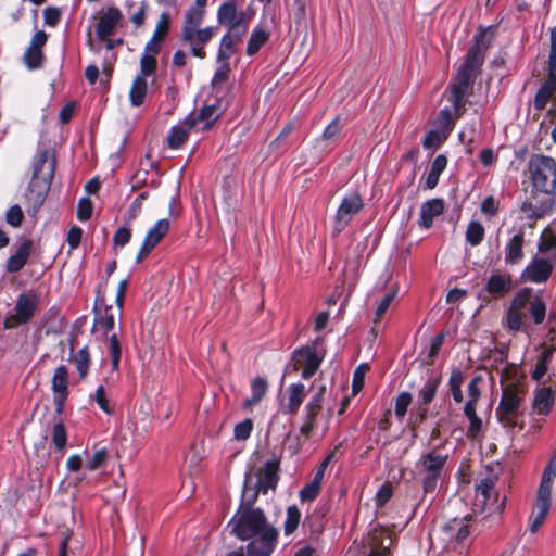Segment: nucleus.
<instances>
[{
    "label": "nucleus",
    "mask_w": 556,
    "mask_h": 556,
    "mask_svg": "<svg viewBox=\"0 0 556 556\" xmlns=\"http://www.w3.org/2000/svg\"><path fill=\"white\" fill-rule=\"evenodd\" d=\"M486 33V30H481L475 36V43L469 49L465 62L458 68L455 80L451 85V96L448 100L453 104L456 117L462 114L460 110L465 105L464 97L473 83L475 72L480 68L484 61V54L489 48V42L485 39Z\"/></svg>",
    "instance_id": "obj_1"
},
{
    "label": "nucleus",
    "mask_w": 556,
    "mask_h": 556,
    "mask_svg": "<svg viewBox=\"0 0 556 556\" xmlns=\"http://www.w3.org/2000/svg\"><path fill=\"white\" fill-rule=\"evenodd\" d=\"M546 313L545 303L532 296V290L525 288L513 299L505 316V325L509 330H526L527 316L530 314L536 325L543 323Z\"/></svg>",
    "instance_id": "obj_2"
},
{
    "label": "nucleus",
    "mask_w": 556,
    "mask_h": 556,
    "mask_svg": "<svg viewBox=\"0 0 556 556\" xmlns=\"http://www.w3.org/2000/svg\"><path fill=\"white\" fill-rule=\"evenodd\" d=\"M510 369L501 372L502 399L496 409V417L504 427H515L519 407L526 393L525 384L519 380H510Z\"/></svg>",
    "instance_id": "obj_3"
},
{
    "label": "nucleus",
    "mask_w": 556,
    "mask_h": 556,
    "mask_svg": "<svg viewBox=\"0 0 556 556\" xmlns=\"http://www.w3.org/2000/svg\"><path fill=\"white\" fill-rule=\"evenodd\" d=\"M228 527L232 534L245 541L258 535L266 528H273L274 526L267 522L266 516L261 508H238Z\"/></svg>",
    "instance_id": "obj_4"
},
{
    "label": "nucleus",
    "mask_w": 556,
    "mask_h": 556,
    "mask_svg": "<svg viewBox=\"0 0 556 556\" xmlns=\"http://www.w3.org/2000/svg\"><path fill=\"white\" fill-rule=\"evenodd\" d=\"M54 173V161L50 160L48 151H43L34 168L31 181L29 184L28 202L36 213L46 200L50 181Z\"/></svg>",
    "instance_id": "obj_5"
},
{
    "label": "nucleus",
    "mask_w": 556,
    "mask_h": 556,
    "mask_svg": "<svg viewBox=\"0 0 556 556\" xmlns=\"http://www.w3.org/2000/svg\"><path fill=\"white\" fill-rule=\"evenodd\" d=\"M556 477V456H553L547 466L544 469L542 480L538 490L536 497V508L538 515L531 522L530 531L532 533L536 532L538 529L543 525L549 507H551V494H552V484Z\"/></svg>",
    "instance_id": "obj_6"
},
{
    "label": "nucleus",
    "mask_w": 556,
    "mask_h": 556,
    "mask_svg": "<svg viewBox=\"0 0 556 556\" xmlns=\"http://www.w3.org/2000/svg\"><path fill=\"white\" fill-rule=\"evenodd\" d=\"M529 170L538 191L551 194L556 188V163L544 155H533L529 161Z\"/></svg>",
    "instance_id": "obj_7"
},
{
    "label": "nucleus",
    "mask_w": 556,
    "mask_h": 556,
    "mask_svg": "<svg viewBox=\"0 0 556 556\" xmlns=\"http://www.w3.org/2000/svg\"><path fill=\"white\" fill-rule=\"evenodd\" d=\"M319 339L315 340L312 345L302 346L292 353L290 364L287 366L285 374L301 371L303 379L311 378L319 368L323 357L316 352Z\"/></svg>",
    "instance_id": "obj_8"
},
{
    "label": "nucleus",
    "mask_w": 556,
    "mask_h": 556,
    "mask_svg": "<svg viewBox=\"0 0 556 556\" xmlns=\"http://www.w3.org/2000/svg\"><path fill=\"white\" fill-rule=\"evenodd\" d=\"M447 460V455L435 448L421 457L420 467L424 475L422 488L425 493H432L437 489L438 481Z\"/></svg>",
    "instance_id": "obj_9"
},
{
    "label": "nucleus",
    "mask_w": 556,
    "mask_h": 556,
    "mask_svg": "<svg viewBox=\"0 0 556 556\" xmlns=\"http://www.w3.org/2000/svg\"><path fill=\"white\" fill-rule=\"evenodd\" d=\"M39 305V295L36 292L21 293L14 306V313L4 318L3 326L5 329H13L20 325L29 323Z\"/></svg>",
    "instance_id": "obj_10"
},
{
    "label": "nucleus",
    "mask_w": 556,
    "mask_h": 556,
    "mask_svg": "<svg viewBox=\"0 0 556 556\" xmlns=\"http://www.w3.org/2000/svg\"><path fill=\"white\" fill-rule=\"evenodd\" d=\"M554 206L552 194L532 191L531 194L522 202L520 211L522 218L530 220V227H534L538 219L549 214Z\"/></svg>",
    "instance_id": "obj_11"
},
{
    "label": "nucleus",
    "mask_w": 556,
    "mask_h": 556,
    "mask_svg": "<svg viewBox=\"0 0 556 556\" xmlns=\"http://www.w3.org/2000/svg\"><path fill=\"white\" fill-rule=\"evenodd\" d=\"M215 29L212 26L202 29H181V41L190 47L194 56L204 59L206 56L204 46L213 38Z\"/></svg>",
    "instance_id": "obj_12"
},
{
    "label": "nucleus",
    "mask_w": 556,
    "mask_h": 556,
    "mask_svg": "<svg viewBox=\"0 0 556 556\" xmlns=\"http://www.w3.org/2000/svg\"><path fill=\"white\" fill-rule=\"evenodd\" d=\"M278 530L266 528L265 531L252 538V541L247 545L248 556H270L277 543Z\"/></svg>",
    "instance_id": "obj_13"
},
{
    "label": "nucleus",
    "mask_w": 556,
    "mask_h": 556,
    "mask_svg": "<svg viewBox=\"0 0 556 556\" xmlns=\"http://www.w3.org/2000/svg\"><path fill=\"white\" fill-rule=\"evenodd\" d=\"M364 206V202L359 193L353 192L346 195L336 215V230L341 231Z\"/></svg>",
    "instance_id": "obj_14"
},
{
    "label": "nucleus",
    "mask_w": 556,
    "mask_h": 556,
    "mask_svg": "<svg viewBox=\"0 0 556 556\" xmlns=\"http://www.w3.org/2000/svg\"><path fill=\"white\" fill-rule=\"evenodd\" d=\"M170 227L168 219H160L146 235L142 245L138 252L136 262H142L149 253L157 245V243L165 237Z\"/></svg>",
    "instance_id": "obj_15"
},
{
    "label": "nucleus",
    "mask_w": 556,
    "mask_h": 556,
    "mask_svg": "<svg viewBox=\"0 0 556 556\" xmlns=\"http://www.w3.org/2000/svg\"><path fill=\"white\" fill-rule=\"evenodd\" d=\"M495 480L493 478H485L477 484L476 491V503L477 507L484 509L488 505L495 506L497 513H502L505 507V500L500 504L495 505L497 501V494L494 490Z\"/></svg>",
    "instance_id": "obj_16"
},
{
    "label": "nucleus",
    "mask_w": 556,
    "mask_h": 556,
    "mask_svg": "<svg viewBox=\"0 0 556 556\" xmlns=\"http://www.w3.org/2000/svg\"><path fill=\"white\" fill-rule=\"evenodd\" d=\"M96 309L100 311L101 316L97 319L106 333L113 330L115 320L122 318L123 305L116 303L114 305H108L105 302L104 294L98 293L96 300Z\"/></svg>",
    "instance_id": "obj_17"
},
{
    "label": "nucleus",
    "mask_w": 556,
    "mask_h": 556,
    "mask_svg": "<svg viewBox=\"0 0 556 556\" xmlns=\"http://www.w3.org/2000/svg\"><path fill=\"white\" fill-rule=\"evenodd\" d=\"M217 21L219 25L229 28L240 24L247 25L249 16L244 11H238L233 0H228L218 8Z\"/></svg>",
    "instance_id": "obj_18"
},
{
    "label": "nucleus",
    "mask_w": 556,
    "mask_h": 556,
    "mask_svg": "<svg viewBox=\"0 0 556 556\" xmlns=\"http://www.w3.org/2000/svg\"><path fill=\"white\" fill-rule=\"evenodd\" d=\"M553 271V264L543 257H534L522 273V279L535 283L545 282Z\"/></svg>",
    "instance_id": "obj_19"
},
{
    "label": "nucleus",
    "mask_w": 556,
    "mask_h": 556,
    "mask_svg": "<svg viewBox=\"0 0 556 556\" xmlns=\"http://www.w3.org/2000/svg\"><path fill=\"white\" fill-rule=\"evenodd\" d=\"M68 372L65 366H59L52 378V390L55 393L54 404L58 414L64 409V404L68 394Z\"/></svg>",
    "instance_id": "obj_20"
},
{
    "label": "nucleus",
    "mask_w": 556,
    "mask_h": 556,
    "mask_svg": "<svg viewBox=\"0 0 556 556\" xmlns=\"http://www.w3.org/2000/svg\"><path fill=\"white\" fill-rule=\"evenodd\" d=\"M279 463L271 459L265 463L264 467L260 468L256 472V483L262 493H267L268 490H274L278 482Z\"/></svg>",
    "instance_id": "obj_21"
},
{
    "label": "nucleus",
    "mask_w": 556,
    "mask_h": 556,
    "mask_svg": "<svg viewBox=\"0 0 556 556\" xmlns=\"http://www.w3.org/2000/svg\"><path fill=\"white\" fill-rule=\"evenodd\" d=\"M122 20V13L117 8L111 7L103 13L100 17L96 31L97 36L101 40H106L111 35H113L115 27Z\"/></svg>",
    "instance_id": "obj_22"
},
{
    "label": "nucleus",
    "mask_w": 556,
    "mask_h": 556,
    "mask_svg": "<svg viewBox=\"0 0 556 556\" xmlns=\"http://www.w3.org/2000/svg\"><path fill=\"white\" fill-rule=\"evenodd\" d=\"M513 281L508 274L493 273L486 281L485 290L493 298H502L511 290Z\"/></svg>",
    "instance_id": "obj_23"
},
{
    "label": "nucleus",
    "mask_w": 556,
    "mask_h": 556,
    "mask_svg": "<svg viewBox=\"0 0 556 556\" xmlns=\"http://www.w3.org/2000/svg\"><path fill=\"white\" fill-rule=\"evenodd\" d=\"M444 211V202L441 199L426 201L420 208V226L428 229L433 223V218L441 215Z\"/></svg>",
    "instance_id": "obj_24"
},
{
    "label": "nucleus",
    "mask_w": 556,
    "mask_h": 556,
    "mask_svg": "<svg viewBox=\"0 0 556 556\" xmlns=\"http://www.w3.org/2000/svg\"><path fill=\"white\" fill-rule=\"evenodd\" d=\"M33 249L31 240H24L17 248L15 254L9 257L7 262V270L9 273L20 271L26 264Z\"/></svg>",
    "instance_id": "obj_25"
},
{
    "label": "nucleus",
    "mask_w": 556,
    "mask_h": 556,
    "mask_svg": "<svg viewBox=\"0 0 556 556\" xmlns=\"http://www.w3.org/2000/svg\"><path fill=\"white\" fill-rule=\"evenodd\" d=\"M323 405L318 404V400H309L304 407L303 424L300 433L305 438H309L316 425V418L320 414Z\"/></svg>",
    "instance_id": "obj_26"
},
{
    "label": "nucleus",
    "mask_w": 556,
    "mask_h": 556,
    "mask_svg": "<svg viewBox=\"0 0 556 556\" xmlns=\"http://www.w3.org/2000/svg\"><path fill=\"white\" fill-rule=\"evenodd\" d=\"M218 108L214 104L205 105L199 112L197 117H187L185 121V125H188L189 129H192L198 122H204L203 130H208L213 126L214 122L218 118L217 114Z\"/></svg>",
    "instance_id": "obj_27"
},
{
    "label": "nucleus",
    "mask_w": 556,
    "mask_h": 556,
    "mask_svg": "<svg viewBox=\"0 0 556 556\" xmlns=\"http://www.w3.org/2000/svg\"><path fill=\"white\" fill-rule=\"evenodd\" d=\"M556 90V72L554 74H548V78L544 81V84L538 90L534 97V108L538 111L543 110L552 96Z\"/></svg>",
    "instance_id": "obj_28"
},
{
    "label": "nucleus",
    "mask_w": 556,
    "mask_h": 556,
    "mask_svg": "<svg viewBox=\"0 0 556 556\" xmlns=\"http://www.w3.org/2000/svg\"><path fill=\"white\" fill-rule=\"evenodd\" d=\"M305 397V386L303 383H293L288 389V401L283 409L288 414H296Z\"/></svg>",
    "instance_id": "obj_29"
},
{
    "label": "nucleus",
    "mask_w": 556,
    "mask_h": 556,
    "mask_svg": "<svg viewBox=\"0 0 556 556\" xmlns=\"http://www.w3.org/2000/svg\"><path fill=\"white\" fill-rule=\"evenodd\" d=\"M523 233L519 232L515 235L506 245L505 262L507 264H517L523 257Z\"/></svg>",
    "instance_id": "obj_30"
},
{
    "label": "nucleus",
    "mask_w": 556,
    "mask_h": 556,
    "mask_svg": "<svg viewBox=\"0 0 556 556\" xmlns=\"http://www.w3.org/2000/svg\"><path fill=\"white\" fill-rule=\"evenodd\" d=\"M252 472L245 473L244 486L241 495V504L239 508H255L254 504L258 497V494L262 493L258 490V486H251Z\"/></svg>",
    "instance_id": "obj_31"
},
{
    "label": "nucleus",
    "mask_w": 556,
    "mask_h": 556,
    "mask_svg": "<svg viewBox=\"0 0 556 556\" xmlns=\"http://www.w3.org/2000/svg\"><path fill=\"white\" fill-rule=\"evenodd\" d=\"M554 403V393L551 388H541L533 400V408L538 414H547Z\"/></svg>",
    "instance_id": "obj_32"
},
{
    "label": "nucleus",
    "mask_w": 556,
    "mask_h": 556,
    "mask_svg": "<svg viewBox=\"0 0 556 556\" xmlns=\"http://www.w3.org/2000/svg\"><path fill=\"white\" fill-rule=\"evenodd\" d=\"M447 165V159L445 155L440 154L438 155L432 164L430 173L428 174L426 178V188L427 189H433L438 185L439 177L442 174V172L445 169Z\"/></svg>",
    "instance_id": "obj_33"
},
{
    "label": "nucleus",
    "mask_w": 556,
    "mask_h": 556,
    "mask_svg": "<svg viewBox=\"0 0 556 556\" xmlns=\"http://www.w3.org/2000/svg\"><path fill=\"white\" fill-rule=\"evenodd\" d=\"M251 389H252V396L244 401V403H243L244 408H250L262 401V399L265 396V394L267 392L268 383L264 378L258 377L252 381Z\"/></svg>",
    "instance_id": "obj_34"
},
{
    "label": "nucleus",
    "mask_w": 556,
    "mask_h": 556,
    "mask_svg": "<svg viewBox=\"0 0 556 556\" xmlns=\"http://www.w3.org/2000/svg\"><path fill=\"white\" fill-rule=\"evenodd\" d=\"M148 84L143 76H137L130 88L129 98L131 104L139 106L143 103L147 94Z\"/></svg>",
    "instance_id": "obj_35"
},
{
    "label": "nucleus",
    "mask_w": 556,
    "mask_h": 556,
    "mask_svg": "<svg viewBox=\"0 0 556 556\" xmlns=\"http://www.w3.org/2000/svg\"><path fill=\"white\" fill-rule=\"evenodd\" d=\"M556 247V219L544 229L539 243V251L545 253Z\"/></svg>",
    "instance_id": "obj_36"
},
{
    "label": "nucleus",
    "mask_w": 556,
    "mask_h": 556,
    "mask_svg": "<svg viewBox=\"0 0 556 556\" xmlns=\"http://www.w3.org/2000/svg\"><path fill=\"white\" fill-rule=\"evenodd\" d=\"M189 127L186 125L184 126H175L170 129L167 142L169 148L172 149H178L180 148L189 138Z\"/></svg>",
    "instance_id": "obj_37"
},
{
    "label": "nucleus",
    "mask_w": 556,
    "mask_h": 556,
    "mask_svg": "<svg viewBox=\"0 0 556 556\" xmlns=\"http://www.w3.org/2000/svg\"><path fill=\"white\" fill-rule=\"evenodd\" d=\"M441 383V376L429 378L422 389L419 391L421 403L428 405L435 396L437 390Z\"/></svg>",
    "instance_id": "obj_38"
},
{
    "label": "nucleus",
    "mask_w": 556,
    "mask_h": 556,
    "mask_svg": "<svg viewBox=\"0 0 556 556\" xmlns=\"http://www.w3.org/2000/svg\"><path fill=\"white\" fill-rule=\"evenodd\" d=\"M205 10L201 8L191 7L185 13L184 25L181 29L199 28L203 22Z\"/></svg>",
    "instance_id": "obj_39"
},
{
    "label": "nucleus",
    "mask_w": 556,
    "mask_h": 556,
    "mask_svg": "<svg viewBox=\"0 0 556 556\" xmlns=\"http://www.w3.org/2000/svg\"><path fill=\"white\" fill-rule=\"evenodd\" d=\"M72 361L75 364L80 379H85L87 377L90 365V355L88 349H80L76 354L73 355Z\"/></svg>",
    "instance_id": "obj_40"
},
{
    "label": "nucleus",
    "mask_w": 556,
    "mask_h": 556,
    "mask_svg": "<svg viewBox=\"0 0 556 556\" xmlns=\"http://www.w3.org/2000/svg\"><path fill=\"white\" fill-rule=\"evenodd\" d=\"M464 382V375L460 370L454 369L451 374L448 386L451 393L453 395V399L457 403L463 402V392H462V384Z\"/></svg>",
    "instance_id": "obj_41"
},
{
    "label": "nucleus",
    "mask_w": 556,
    "mask_h": 556,
    "mask_svg": "<svg viewBox=\"0 0 556 556\" xmlns=\"http://www.w3.org/2000/svg\"><path fill=\"white\" fill-rule=\"evenodd\" d=\"M268 40V35L266 31L262 29L254 30L251 34V37L248 42L247 53L249 55H254L258 52L261 47Z\"/></svg>",
    "instance_id": "obj_42"
},
{
    "label": "nucleus",
    "mask_w": 556,
    "mask_h": 556,
    "mask_svg": "<svg viewBox=\"0 0 556 556\" xmlns=\"http://www.w3.org/2000/svg\"><path fill=\"white\" fill-rule=\"evenodd\" d=\"M484 237V228L479 222H470L466 230V240L471 245H478Z\"/></svg>",
    "instance_id": "obj_43"
},
{
    "label": "nucleus",
    "mask_w": 556,
    "mask_h": 556,
    "mask_svg": "<svg viewBox=\"0 0 556 556\" xmlns=\"http://www.w3.org/2000/svg\"><path fill=\"white\" fill-rule=\"evenodd\" d=\"M457 529V532L454 536V540L457 543H463L470 534L468 523H464L463 521L454 520L452 523H447L444 526V531L450 532Z\"/></svg>",
    "instance_id": "obj_44"
},
{
    "label": "nucleus",
    "mask_w": 556,
    "mask_h": 556,
    "mask_svg": "<svg viewBox=\"0 0 556 556\" xmlns=\"http://www.w3.org/2000/svg\"><path fill=\"white\" fill-rule=\"evenodd\" d=\"M301 518L300 509L293 505L288 507L287 509V518L285 521V532L286 534H291L295 531L299 526Z\"/></svg>",
    "instance_id": "obj_45"
},
{
    "label": "nucleus",
    "mask_w": 556,
    "mask_h": 556,
    "mask_svg": "<svg viewBox=\"0 0 556 556\" xmlns=\"http://www.w3.org/2000/svg\"><path fill=\"white\" fill-rule=\"evenodd\" d=\"M237 43L227 34L222 38L220 47L217 54V61H228L235 53Z\"/></svg>",
    "instance_id": "obj_46"
},
{
    "label": "nucleus",
    "mask_w": 556,
    "mask_h": 556,
    "mask_svg": "<svg viewBox=\"0 0 556 556\" xmlns=\"http://www.w3.org/2000/svg\"><path fill=\"white\" fill-rule=\"evenodd\" d=\"M109 351L111 355L112 368L118 369V364L122 355L121 344L116 333H113L109 338Z\"/></svg>",
    "instance_id": "obj_47"
},
{
    "label": "nucleus",
    "mask_w": 556,
    "mask_h": 556,
    "mask_svg": "<svg viewBox=\"0 0 556 556\" xmlns=\"http://www.w3.org/2000/svg\"><path fill=\"white\" fill-rule=\"evenodd\" d=\"M412 401L413 396L409 392L404 391L397 395L395 400V415L399 419H402L405 416Z\"/></svg>",
    "instance_id": "obj_48"
},
{
    "label": "nucleus",
    "mask_w": 556,
    "mask_h": 556,
    "mask_svg": "<svg viewBox=\"0 0 556 556\" xmlns=\"http://www.w3.org/2000/svg\"><path fill=\"white\" fill-rule=\"evenodd\" d=\"M170 26V15L168 12H163L156 23L155 30L153 33V37L155 39L164 40L168 34Z\"/></svg>",
    "instance_id": "obj_49"
},
{
    "label": "nucleus",
    "mask_w": 556,
    "mask_h": 556,
    "mask_svg": "<svg viewBox=\"0 0 556 556\" xmlns=\"http://www.w3.org/2000/svg\"><path fill=\"white\" fill-rule=\"evenodd\" d=\"M109 458V452L106 448L97 450L87 463V468L91 471L103 467Z\"/></svg>",
    "instance_id": "obj_50"
},
{
    "label": "nucleus",
    "mask_w": 556,
    "mask_h": 556,
    "mask_svg": "<svg viewBox=\"0 0 556 556\" xmlns=\"http://www.w3.org/2000/svg\"><path fill=\"white\" fill-rule=\"evenodd\" d=\"M24 60L28 68L33 70L39 67L43 60L42 50L28 47L24 54Z\"/></svg>",
    "instance_id": "obj_51"
},
{
    "label": "nucleus",
    "mask_w": 556,
    "mask_h": 556,
    "mask_svg": "<svg viewBox=\"0 0 556 556\" xmlns=\"http://www.w3.org/2000/svg\"><path fill=\"white\" fill-rule=\"evenodd\" d=\"M396 294H397V288H394L393 290H391L383 296V299L381 300V302L379 303V305L376 309L375 323H378L382 318L384 313L388 311V308L394 301Z\"/></svg>",
    "instance_id": "obj_52"
},
{
    "label": "nucleus",
    "mask_w": 556,
    "mask_h": 556,
    "mask_svg": "<svg viewBox=\"0 0 556 556\" xmlns=\"http://www.w3.org/2000/svg\"><path fill=\"white\" fill-rule=\"evenodd\" d=\"M52 441L59 451L64 450L67 442V434L65 427L62 422H58L53 427Z\"/></svg>",
    "instance_id": "obj_53"
},
{
    "label": "nucleus",
    "mask_w": 556,
    "mask_h": 556,
    "mask_svg": "<svg viewBox=\"0 0 556 556\" xmlns=\"http://www.w3.org/2000/svg\"><path fill=\"white\" fill-rule=\"evenodd\" d=\"M223 64L217 71L212 79V87L214 89H218L220 85L225 84L229 78L230 66L228 61H222Z\"/></svg>",
    "instance_id": "obj_54"
},
{
    "label": "nucleus",
    "mask_w": 556,
    "mask_h": 556,
    "mask_svg": "<svg viewBox=\"0 0 556 556\" xmlns=\"http://www.w3.org/2000/svg\"><path fill=\"white\" fill-rule=\"evenodd\" d=\"M24 219V213L20 205L15 204L11 206L7 214H5V220L9 225L13 227H20Z\"/></svg>",
    "instance_id": "obj_55"
},
{
    "label": "nucleus",
    "mask_w": 556,
    "mask_h": 556,
    "mask_svg": "<svg viewBox=\"0 0 556 556\" xmlns=\"http://www.w3.org/2000/svg\"><path fill=\"white\" fill-rule=\"evenodd\" d=\"M148 197V192H141L136 199L135 201L131 203L128 212H127V215H126V218H125V222L127 224H130L132 219H135L138 214L140 213L141 211V207H142V202L147 199Z\"/></svg>",
    "instance_id": "obj_56"
},
{
    "label": "nucleus",
    "mask_w": 556,
    "mask_h": 556,
    "mask_svg": "<svg viewBox=\"0 0 556 556\" xmlns=\"http://www.w3.org/2000/svg\"><path fill=\"white\" fill-rule=\"evenodd\" d=\"M93 205L90 199L83 198L77 205V217L79 220H88L92 215Z\"/></svg>",
    "instance_id": "obj_57"
},
{
    "label": "nucleus",
    "mask_w": 556,
    "mask_h": 556,
    "mask_svg": "<svg viewBox=\"0 0 556 556\" xmlns=\"http://www.w3.org/2000/svg\"><path fill=\"white\" fill-rule=\"evenodd\" d=\"M368 369H369L368 365L362 364L354 371L353 383H352L354 394H356L358 391H361L363 389L364 378H365V375Z\"/></svg>",
    "instance_id": "obj_58"
},
{
    "label": "nucleus",
    "mask_w": 556,
    "mask_h": 556,
    "mask_svg": "<svg viewBox=\"0 0 556 556\" xmlns=\"http://www.w3.org/2000/svg\"><path fill=\"white\" fill-rule=\"evenodd\" d=\"M320 490V482L316 479H313L311 483L304 486L300 492V497L302 501H313Z\"/></svg>",
    "instance_id": "obj_59"
},
{
    "label": "nucleus",
    "mask_w": 556,
    "mask_h": 556,
    "mask_svg": "<svg viewBox=\"0 0 556 556\" xmlns=\"http://www.w3.org/2000/svg\"><path fill=\"white\" fill-rule=\"evenodd\" d=\"M156 68V59L150 54H143L140 60L141 75L144 78L154 73Z\"/></svg>",
    "instance_id": "obj_60"
},
{
    "label": "nucleus",
    "mask_w": 556,
    "mask_h": 556,
    "mask_svg": "<svg viewBox=\"0 0 556 556\" xmlns=\"http://www.w3.org/2000/svg\"><path fill=\"white\" fill-rule=\"evenodd\" d=\"M253 422L251 419H245L242 422H239L235 427V438L237 440H247L252 431Z\"/></svg>",
    "instance_id": "obj_61"
},
{
    "label": "nucleus",
    "mask_w": 556,
    "mask_h": 556,
    "mask_svg": "<svg viewBox=\"0 0 556 556\" xmlns=\"http://www.w3.org/2000/svg\"><path fill=\"white\" fill-rule=\"evenodd\" d=\"M92 399L96 401V403L99 405V407L106 414H111L112 409L109 405V400L106 399L105 389L103 386H99L96 390L94 395Z\"/></svg>",
    "instance_id": "obj_62"
},
{
    "label": "nucleus",
    "mask_w": 556,
    "mask_h": 556,
    "mask_svg": "<svg viewBox=\"0 0 556 556\" xmlns=\"http://www.w3.org/2000/svg\"><path fill=\"white\" fill-rule=\"evenodd\" d=\"M61 17V11L54 7H48L43 10L45 23L49 26H55Z\"/></svg>",
    "instance_id": "obj_63"
},
{
    "label": "nucleus",
    "mask_w": 556,
    "mask_h": 556,
    "mask_svg": "<svg viewBox=\"0 0 556 556\" xmlns=\"http://www.w3.org/2000/svg\"><path fill=\"white\" fill-rule=\"evenodd\" d=\"M549 74L556 72V28L551 33V51L548 60Z\"/></svg>",
    "instance_id": "obj_64"
}]
</instances>
